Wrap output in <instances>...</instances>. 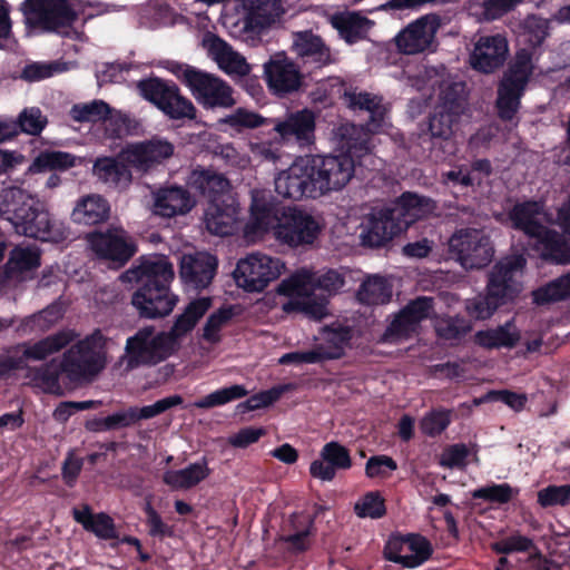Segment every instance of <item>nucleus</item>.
Returning a JSON list of instances; mask_svg holds the SVG:
<instances>
[{"label":"nucleus","mask_w":570,"mask_h":570,"mask_svg":"<svg viewBox=\"0 0 570 570\" xmlns=\"http://www.w3.org/2000/svg\"><path fill=\"white\" fill-rule=\"evenodd\" d=\"M86 240L96 257L114 269L124 267L138 252L136 239L122 227L90 232Z\"/></svg>","instance_id":"1a4fd4ad"},{"label":"nucleus","mask_w":570,"mask_h":570,"mask_svg":"<svg viewBox=\"0 0 570 570\" xmlns=\"http://www.w3.org/2000/svg\"><path fill=\"white\" fill-rule=\"evenodd\" d=\"M111 112V107L104 100H94L89 104H76L71 107L70 116L78 122L104 121Z\"/></svg>","instance_id":"864d4df0"},{"label":"nucleus","mask_w":570,"mask_h":570,"mask_svg":"<svg viewBox=\"0 0 570 570\" xmlns=\"http://www.w3.org/2000/svg\"><path fill=\"white\" fill-rule=\"evenodd\" d=\"M16 126L17 136L24 132L38 136L47 125V118L42 116L41 110L37 107L23 109L17 121H11Z\"/></svg>","instance_id":"bf43d9fd"},{"label":"nucleus","mask_w":570,"mask_h":570,"mask_svg":"<svg viewBox=\"0 0 570 570\" xmlns=\"http://www.w3.org/2000/svg\"><path fill=\"white\" fill-rule=\"evenodd\" d=\"M77 336L78 334L73 330H60L33 344L27 345L23 350V356L31 361H43L48 356L67 347L77 338Z\"/></svg>","instance_id":"f704fd0d"},{"label":"nucleus","mask_w":570,"mask_h":570,"mask_svg":"<svg viewBox=\"0 0 570 570\" xmlns=\"http://www.w3.org/2000/svg\"><path fill=\"white\" fill-rule=\"evenodd\" d=\"M282 308L286 314L299 313L316 321H321L327 314L326 302L317 301L308 294L302 298L288 299Z\"/></svg>","instance_id":"8fccbe9b"},{"label":"nucleus","mask_w":570,"mask_h":570,"mask_svg":"<svg viewBox=\"0 0 570 570\" xmlns=\"http://www.w3.org/2000/svg\"><path fill=\"white\" fill-rule=\"evenodd\" d=\"M358 518L380 519L386 513L385 500L376 491L365 493L354 505Z\"/></svg>","instance_id":"052dcab7"},{"label":"nucleus","mask_w":570,"mask_h":570,"mask_svg":"<svg viewBox=\"0 0 570 570\" xmlns=\"http://www.w3.org/2000/svg\"><path fill=\"white\" fill-rule=\"evenodd\" d=\"M265 75L268 88L278 97L298 91L303 83L299 66L288 58L265 63Z\"/></svg>","instance_id":"5701e85b"},{"label":"nucleus","mask_w":570,"mask_h":570,"mask_svg":"<svg viewBox=\"0 0 570 570\" xmlns=\"http://www.w3.org/2000/svg\"><path fill=\"white\" fill-rule=\"evenodd\" d=\"M386 209L387 214L399 224V230L406 232L412 224L432 212L433 202L429 197L405 191Z\"/></svg>","instance_id":"b1692460"},{"label":"nucleus","mask_w":570,"mask_h":570,"mask_svg":"<svg viewBox=\"0 0 570 570\" xmlns=\"http://www.w3.org/2000/svg\"><path fill=\"white\" fill-rule=\"evenodd\" d=\"M351 466L348 449L336 441H331L322 448L321 459L311 463L309 473L315 479L332 481L337 470H348Z\"/></svg>","instance_id":"cd10ccee"},{"label":"nucleus","mask_w":570,"mask_h":570,"mask_svg":"<svg viewBox=\"0 0 570 570\" xmlns=\"http://www.w3.org/2000/svg\"><path fill=\"white\" fill-rule=\"evenodd\" d=\"M110 204L99 194L80 197L71 213L75 224L96 226L106 223L110 217Z\"/></svg>","instance_id":"2f4dec72"},{"label":"nucleus","mask_w":570,"mask_h":570,"mask_svg":"<svg viewBox=\"0 0 570 570\" xmlns=\"http://www.w3.org/2000/svg\"><path fill=\"white\" fill-rule=\"evenodd\" d=\"M471 330V322L460 315L441 318L435 326L438 336L445 341H459Z\"/></svg>","instance_id":"5fc2aeb1"},{"label":"nucleus","mask_w":570,"mask_h":570,"mask_svg":"<svg viewBox=\"0 0 570 570\" xmlns=\"http://www.w3.org/2000/svg\"><path fill=\"white\" fill-rule=\"evenodd\" d=\"M132 167L120 157V151L116 156L98 157L94 161L92 174L98 181L115 190H126L132 183Z\"/></svg>","instance_id":"393cba45"},{"label":"nucleus","mask_w":570,"mask_h":570,"mask_svg":"<svg viewBox=\"0 0 570 570\" xmlns=\"http://www.w3.org/2000/svg\"><path fill=\"white\" fill-rule=\"evenodd\" d=\"M509 55L507 38L501 33L481 36L470 55L471 67L482 73L501 68Z\"/></svg>","instance_id":"412c9836"},{"label":"nucleus","mask_w":570,"mask_h":570,"mask_svg":"<svg viewBox=\"0 0 570 570\" xmlns=\"http://www.w3.org/2000/svg\"><path fill=\"white\" fill-rule=\"evenodd\" d=\"M284 268L285 265L279 258L252 252V292H263L271 282L281 276Z\"/></svg>","instance_id":"e433bc0d"},{"label":"nucleus","mask_w":570,"mask_h":570,"mask_svg":"<svg viewBox=\"0 0 570 570\" xmlns=\"http://www.w3.org/2000/svg\"><path fill=\"white\" fill-rule=\"evenodd\" d=\"M353 338V330L348 325H327L324 327V341L326 346L318 345L322 348V355L325 361L338 360L344 356Z\"/></svg>","instance_id":"ea45409f"},{"label":"nucleus","mask_w":570,"mask_h":570,"mask_svg":"<svg viewBox=\"0 0 570 570\" xmlns=\"http://www.w3.org/2000/svg\"><path fill=\"white\" fill-rule=\"evenodd\" d=\"M174 276L170 262L145 256L120 275L122 283L138 286L131 296V305L139 317L157 320L173 312L178 302V296L170 291Z\"/></svg>","instance_id":"f03ea898"},{"label":"nucleus","mask_w":570,"mask_h":570,"mask_svg":"<svg viewBox=\"0 0 570 570\" xmlns=\"http://www.w3.org/2000/svg\"><path fill=\"white\" fill-rule=\"evenodd\" d=\"M348 106L354 110H365L370 114L366 122L368 130H376L382 126L386 110L381 97L368 92L352 94L348 96Z\"/></svg>","instance_id":"37998d69"},{"label":"nucleus","mask_w":570,"mask_h":570,"mask_svg":"<svg viewBox=\"0 0 570 570\" xmlns=\"http://www.w3.org/2000/svg\"><path fill=\"white\" fill-rule=\"evenodd\" d=\"M247 390L243 385L234 384L216 390L204 397H200L194 402V406L197 409H212L216 406H223L229 402L236 401L247 395Z\"/></svg>","instance_id":"3c124183"},{"label":"nucleus","mask_w":570,"mask_h":570,"mask_svg":"<svg viewBox=\"0 0 570 570\" xmlns=\"http://www.w3.org/2000/svg\"><path fill=\"white\" fill-rule=\"evenodd\" d=\"M549 21L538 16H529L523 22L524 42L531 48L537 49L542 46L549 36Z\"/></svg>","instance_id":"13d9d810"},{"label":"nucleus","mask_w":570,"mask_h":570,"mask_svg":"<svg viewBox=\"0 0 570 570\" xmlns=\"http://www.w3.org/2000/svg\"><path fill=\"white\" fill-rule=\"evenodd\" d=\"M107 337L100 330L78 341L61 356L66 381L72 385L90 383L106 367Z\"/></svg>","instance_id":"423d86ee"},{"label":"nucleus","mask_w":570,"mask_h":570,"mask_svg":"<svg viewBox=\"0 0 570 570\" xmlns=\"http://www.w3.org/2000/svg\"><path fill=\"white\" fill-rule=\"evenodd\" d=\"M72 517L86 531L94 533L101 540L118 539L115 521L105 512L94 513L91 508L85 504L82 509L75 508Z\"/></svg>","instance_id":"72a5a7b5"},{"label":"nucleus","mask_w":570,"mask_h":570,"mask_svg":"<svg viewBox=\"0 0 570 570\" xmlns=\"http://www.w3.org/2000/svg\"><path fill=\"white\" fill-rule=\"evenodd\" d=\"M154 213L173 218L188 214L196 205L195 197L185 186L168 184L153 191Z\"/></svg>","instance_id":"4be33fe9"},{"label":"nucleus","mask_w":570,"mask_h":570,"mask_svg":"<svg viewBox=\"0 0 570 570\" xmlns=\"http://www.w3.org/2000/svg\"><path fill=\"white\" fill-rule=\"evenodd\" d=\"M406 552L409 558L403 562L405 568H416L423 564L432 556L433 549L431 542L421 534H406Z\"/></svg>","instance_id":"603ef678"},{"label":"nucleus","mask_w":570,"mask_h":570,"mask_svg":"<svg viewBox=\"0 0 570 570\" xmlns=\"http://www.w3.org/2000/svg\"><path fill=\"white\" fill-rule=\"evenodd\" d=\"M397 227L399 224L387 214L385 207L368 217L366 226L361 234L362 244L372 248L382 247L403 233Z\"/></svg>","instance_id":"7c9ffc66"},{"label":"nucleus","mask_w":570,"mask_h":570,"mask_svg":"<svg viewBox=\"0 0 570 570\" xmlns=\"http://www.w3.org/2000/svg\"><path fill=\"white\" fill-rule=\"evenodd\" d=\"M570 502V485H548L538 492V503L542 508L564 507Z\"/></svg>","instance_id":"338daca9"},{"label":"nucleus","mask_w":570,"mask_h":570,"mask_svg":"<svg viewBox=\"0 0 570 570\" xmlns=\"http://www.w3.org/2000/svg\"><path fill=\"white\" fill-rule=\"evenodd\" d=\"M188 185L199 191L208 204L224 200L227 195H235L229 180L212 169H194L188 177Z\"/></svg>","instance_id":"c756f323"},{"label":"nucleus","mask_w":570,"mask_h":570,"mask_svg":"<svg viewBox=\"0 0 570 570\" xmlns=\"http://www.w3.org/2000/svg\"><path fill=\"white\" fill-rule=\"evenodd\" d=\"M370 22L367 18L356 13L340 14L332 19L333 27L348 45L356 43L366 37Z\"/></svg>","instance_id":"c03bdc74"},{"label":"nucleus","mask_w":570,"mask_h":570,"mask_svg":"<svg viewBox=\"0 0 570 570\" xmlns=\"http://www.w3.org/2000/svg\"><path fill=\"white\" fill-rule=\"evenodd\" d=\"M459 120V117L435 107L428 119L426 129H423V135H429L433 144L449 140Z\"/></svg>","instance_id":"a18cd8bd"},{"label":"nucleus","mask_w":570,"mask_h":570,"mask_svg":"<svg viewBox=\"0 0 570 570\" xmlns=\"http://www.w3.org/2000/svg\"><path fill=\"white\" fill-rule=\"evenodd\" d=\"M441 26L436 13L424 14L409 23L395 37L397 50L404 55H415L430 48Z\"/></svg>","instance_id":"a211bd4d"},{"label":"nucleus","mask_w":570,"mask_h":570,"mask_svg":"<svg viewBox=\"0 0 570 570\" xmlns=\"http://www.w3.org/2000/svg\"><path fill=\"white\" fill-rule=\"evenodd\" d=\"M452 422V411L448 409H433L420 421L421 432L429 436L435 438L441 435Z\"/></svg>","instance_id":"6e6d98bb"},{"label":"nucleus","mask_w":570,"mask_h":570,"mask_svg":"<svg viewBox=\"0 0 570 570\" xmlns=\"http://www.w3.org/2000/svg\"><path fill=\"white\" fill-rule=\"evenodd\" d=\"M449 252L466 269H482L493 259L490 237L478 228H461L449 239Z\"/></svg>","instance_id":"9d476101"},{"label":"nucleus","mask_w":570,"mask_h":570,"mask_svg":"<svg viewBox=\"0 0 570 570\" xmlns=\"http://www.w3.org/2000/svg\"><path fill=\"white\" fill-rule=\"evenodd\" d=\"M212 473L207 459L190 463L181 470H168L163 475V482L173 490H188L207 479Z\"/></svg>","instance_id":"c9c22d12"},{"label":"nucleus","mask_w":570,"mask_h":570,"mask_svg":"<svg viewBox=\"0 0 570 570\" xmlns=\"http://www.w3.org/2000/svg\"><path fill=\"white\" fill-rule=\"evenodd\" d=\"M76 165V157L66 151L43 150L32 160L26 174L67 170Z\"/></svg>","instance_id":"79ce46f5"},{"label":"nucleus","mask_w":570,"mask_h":570,"mask_svg":"<svg viewBox=\"0 0 570 570\" xmlns=\"http://www.w3.org/2000/svg\"><path fill=\"white\" fill-rule=\"evenodd\" d=\"M183 402H184V399L180 395L175 394V395H170V396L164 397L161 400H158L151 405H146L142 407L131 406L135 423H137L140 420H148V419L155 417L171 407L181 405Z\"/></svg>","instance_id":"680f3d73"},{"label":"nucleus","mask_w":570,"mask_h":570,"mask_svg":"<svg viewBox=\"0 0 570 570\" xmlns=\"http://www.w3.org/2000/svg\"><path fill=\"white\" fill-rule=\"evenodd\" d=\"M196 101L205 109L230 108L236 104L233 88L214 73L202 70L189 88Z\"/></svg>","instance_id":"aec40b11"},{"label":"nucleus","mask_w":570,"mask_h":570,"mask_svg":"<svg viewBox=\"0 0 570 570\" xmlns=\"http://www.w3.org/2000/svg\"><path fill=\"white\" fill-rule=\"evenodd\" d=\"M238 214L239 203L236 195H227L224 200L207 204L204 217L206 228L213 235H232Z\"/></svg>","instance_id":"bb28decb"},{"label":"nucleus","mask_w":570,"mask_h":570,"mask_svg":"<svg viewBox=\"0 0 570 570\" xmlns=\"http://www.w3.org/2000/svg\"><path fill=\"white\" fill-rule=\"evenodd\" d=\"M0 218L10 223L17 234L29 238L56 242L61 236L43 204L19 186L0 189Z\"/></svg>","instance_id":"7ed1b4c3"},{"label":"nucleus","mask_w":570,"mask_h":570,"mask_svg":"<svg viewBox=\"0 0 570 570\" xmlns=\"http://www.w3.org/2000/svg\"><path fill=\"white\" fill-rule=\"evenodd\" d=\"M284 13L283 0H252V43L254 33H261L279 22Z\"/></svg>","instance_id":"58836bf2"},{"label":"nucleus","mask_w":570,"mask_h":570,"mask_svg":"<svg viewBox=\"0 0 570 570\" xmlns=\"http://www.w3.org/2000/svg\"><path fill=\"white\" fill-rule=\"evenodd\" d=\"M59 318V312L55 307H48L24 318L22 327L30 332H47Z\"/></svg>","instance_id":"774afa93"},{"label":"nucleus","mask_w":570,"mask_h":570,"mask_svg":"<svg viewBox=\"0 0 570 570\" xmlns=\"http://www.w3.org/2000/svg\"><path fill=\"white\" fill-rule=\"evenodd\" d=\"M22 11L26 24L43 32H60L77 19L67 0H24Z\"/></svg>","instance_id":"f8f14e48"},{"label":"nucleus","mask_w":570,"mask_h":570,"mask_svg":"<svg viewBox=\"0 0 570 570\" xmlns=\"http://www.w3.org/2000/svg\"><path fill=\"white\" fill-rule=\"evenodd\" d=\"M354 132L341 141L336 154L307 155L318 197L333 190H341L354 176L356 163L371 154L372 139L366 132Z\"/></svg>","instance_id":"20e7f679"},{"label":"nucleus","mask_w":570,"mask_h":570,"mask_svg":"<svg viewBox=\"0 0 570 570\" xmlns=\"http://www.w3.org/2000/svg\"><path fill=\"white\" fill-rule=\"evenodd\" d=\"M391 297V285L381 276L368 277L357 291V299L368 306L386 304Z\"/></svg>","instance_id":"49530a36"},{"label":"nucleus","mask_w":570,"mask_h":570,"mask_svg":"<svg viewBox=\"0 0 570 570\" xmlns=\"http://www.w3.org/2000/svg\"><path fill=\"white\" fill-rule=\"evenodd\" d=\"M203 47L208 56L227 75H246L249 72V65L232 46L214 33H208L203 39Z\"/></svg>","instance_id":"c85d7f7f"},{"label":"nucleus","mask_w":570,"mask_h":570,"mask_svg":"<svg viewBox=\"0 0 570 570\" xmlns=\"http://www.w3.org/2000/svg\"><path fill=\"white\" fill-rule=\"evenodd\" d=\"M262 129L267 134L266 140L252 142V154L266 160L276 161L281 157V144H297L307 146L314 140L315 116L307 108L289 112L284 119L264 118L259 114L252 112V130Z\"/></svg>","instance_id":"39448f33"},{"label":"nucleus","mask_w":570,"mask_h":570,"mask_svg":"<svg viewBox=\"0 0 570 570\" xmlns=\"http://www.w3.org/2000/svg\"><path fill=\"white\" fill-rule=\"evenodd\" d=\"M531 61V52L519 50L499 83L495 108L498 117L503 121H511L521 106V98L532 75Z\"/></svg>","instance_id":"0eeeda50"},{"label":"nucleus","mask_w":570,"mask_h":570,"mask_svg":"<svg viewBox=\"0 0 570 570\" xmlns=\"http://www.w3.org/2000/svg\"><path fill=\"white\" fill-rule=\"evenodd\" d=\"M433 307L434 299L432 297L419 296L410 301L394 315L380 342L399 344L411 340L417 334L421 322L430 317Z\"/></svg>","instance_id":"2eb2a0df"},{"label":"nucleus","mask_w":570,"mask_h":570,"mask_svg":"<svg viewBox=\"0 0 570 570\" xmlns=\"http://www.w3.org/2000/svg\"><path fill=\"white\" fill-rule=\"evenodd\" d=\"M534 548L531 538L514 533L499 541L491 543V550L498 554H510L513 552H528Z\"/></svg>","instance_id":"0e129e2a"},{"label":"nucleus","mask_w":570,"mask_h":570,"mask_svg":"<svg viewBox=\"0 0 570 570\" xmlns=\"http://www.w3.org/2000/svg\"><path fill=\"white\" fill-rule=\"evenodd\" d=\"M217 268V257L207 252L184 254L179 262V278L185 291L200 293L208 288Z\"/></svg>","instance_id":"f3484780"},{"label":"nucleus","mask_w":570,"mask_h":570,"mask_svg":"<svg viewBox=\"0 0 570 570\" xmlns=\"http://www.w3.org/2000/svg\"><path fill=\"white\" fill-rule=\"evenodd\" d=\"M501 307L489 294L476 295L465 302V311L471 318L484 321L490 318Z\"/></svg>","instance_id":"e2e57ef3"},{"label":"nucleus","mask_w":570,"mask_h":570,"mask_svg":"<svg viewBox=\"0 0 570 570\" xmlns=\"http://www.w3.org/2000/svg\"><path fill=\"white\" fill-rule=\"evenodd\" d=\"M291 50L299 65L311 69H322L335 62L330 46L312 30L292 33Z\"/></svg>","instance_id":"6ab92c4d"},{"label":"nucleus","mask_w":570,"mask_h":570,"mask_svg":"<svg viewBox=\"0 0 570 570\" xmlns=\"http://www.w3.org/2000/svg\"><path fill=\"white\" fill-rule=\"evenodd\" d=\"M308 156L297 157L294 163L275 177V190L284 198L301 200L317 198V188Z\"/></svg>","instance_id":"dca6fc26"},{"label":"nucleus","mask_w":570,"mask_h":570,"mask_svg":"<svg viewBox=\"0 0 570 570\" xmlns=\"http://www.w3.org/2000/svg\"><path fill=\"white\" fill-rule=\"evenodd\" d=\"M570 297V272L532 292L533 303L543 306Z\"/></svg>","instance_id":"de8ad7c7"},{"label":"nucleus","mask_w":570,"mask_h":570,"mask_svg":"<svg viewBox=\"0 0 570 570\" xmlns=\"http://www.w3.org/2000/svg\"><path fill=\"white\" fill-rule=\"evenodd\" d=\"M314 519L308 513L294 512L284 522L282 539L295 552H304L311 546L309 537L313 533Z\"/></svg>","instance_id":"473e14b6"},{"label":"nucleus","mask_w":570,"mask_h":570,"mask_svg":"<svg viewBox=\"0 0 570 570\" xmlns=\"http://www.w3.org/2000/svg\"><path fill=\"white\" fill-rule=\"evenodd\" d=\"M125 350L130 368L157 365L175 352L173 338L166 332L155 334L154 326H145L128 337Z\"/></svg>","instance_id":"9b49d317"},{"label":"nucleus","mask_w":570,"mask_h":570,"mask_svg":"<svg viewBox=\"0 0 570 570\" xmlns=\"http://www.w3.org/2000/svg\"><path fill=\"white\" fill-rule=\"evenodd\" d=\"M320 232V224L307 212L284 206L274 198L262 199L259 191L252 189V242L272 234L281 244L296 248L312 245Z\"/></svg>","instance_id":"f257e3e1"},{"label":"nucleus","mask_w":570,"mask_h":570,"mask_svg":"<svg viewBox=\"0 0 570 570\" xmlns=\"http://www.w3.org/2000/svg\"><path fill=\"white\" fill-rule=\"evenodd\" d=\"M60 367L61 358L59 361L57 358H52L35 370V379L41 382V384L50 392L59 390L60 376L63 375Z\"/></svg>","instance_id":"69168bd1"},{"label":"nucleus","mask_w":570,"mask_h":570,"mask_svg":"<svg viewBox=\"0 0 570 570\" xmlns=\"http://www.w3.org/2000/svg\"><path fill=\"white\" fill-rule=\"evenodd\" d=\"M542 213V206L535 200H525L517 203L508 213L511 227L522 232L528 237L534 234L543 225L539 220Z\"/></svg>","instance_id":"4c0bfd02"},{"label":"nucleus","mask_w":570,"mask_h":570,"mask_svg":"<svg viewBox=\"0 0 570 570\" xmlns=\"http://www.w3.org/2000/svg\"><path fill=\"white\" fill-rule=\"evenodd\" d=\"M510 325L511 323L508 322L495 328L478 331L474 335L475 344L487 350L514 347L520 340V335L518 332H511L509 330Z\"/></svg>","instance_id":"a19ab883"},{"label":"nucleus","mask_w":570,"mask_h":570,"mask_svg":"<svg viewBox=\"0 0 570 570\" xmlns=\"http://www.w3.org/2000/svg\"><path fill=\"white\" fill-rule=\"evenodd\" d=\"M466 85L462 81L451 82L444 86L440 92V100L436 108L461 117L465 109L468 94Z\"/></svg>","instance_id":"09e8293b"},{"label":"nucleus","mask_w":570,"mask_h":570,"mask_svg":"<svg viewBox=\"0 0 570 570\" xmlns=\"http://www.w3.org/2000/svg\"><path fill=\"white\" fill-rule=\"evenodd\" d=\"M139 95L165 116L173 120L196 118V107L193 101L183 96L179 87L173 80L149 77L137 82Z\"/></svg>","instance_id":"6e6552de"},{"label":"nucleus","mask_w":570,"mask_h":570,"mask_svg":"<svg viewBox=\"0 0 570 570\" xmlns=\"http://www.w3.org/2000/svg\"><path fill=\"white\" fill-rule=\"evenodd\" d=\"M175 153V146L165 138L154 136L142 141L126 144L120 157L129 163L140 176H145L163 166Z\"/></svg>","instance_id":"4468645a"},{"label":"nucleus","mask_w":570,"mask_h":570,"mask_svg":"<svg viewBox=\"0 0 570 570\" xmlns=\"http://www.w3.org/2000/svg\"><path fill=\"white\" fill-rule=\"evenodd\" d=\"M518 494L519 489L512 488L509 483H492L471 492L472 499H482L498 504H507Z\"/></svg>","instance_id":"4d7b16f0"},{"label":"nucleus","mask_w":570,"mask_h":570,"mask_svg":"<svg viewBox=\"0 0 570 570\" xmlns=\"http://www.w3.org/2000/svg\"><path fill=\"white\" fill-rule=\"evenodd\" d=\"M527 259L523 255L508 256L494 264L488 274L485 293L500 306L513 302L521 292V283L517 279L522 274Z\"/></svg>","instance_id":"ddd939ff"},{"label":"nucleus","mask_w":570,"mask_h":570,"mask_svg":"<svg viewBox=\"0 0 570 570\" xmlns=\"http://www.w3.org/2000/svg\"><path fill=\"white\" fill-rule=\"evenodd\" d=\"M532 247L543 261L559 264H570V242L562 234L544 225L529 236Z\"/></svg>","instance_id":"a878e982"}]
</instances>
